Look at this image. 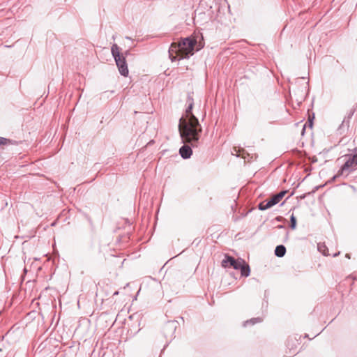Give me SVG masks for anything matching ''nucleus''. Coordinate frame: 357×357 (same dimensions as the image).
Here are the masks:
<instances>
[{
	"instance_id": "f257e3e1",
	"label": "nucleus",
	"mask_w": 357,
	"mask_h": 357,
	"mask_svg": "<svg viewBox=\"0 0 357 357\" xmlns=\"http://www.w3.org/2000/svg\"><path fill=\"white\" fill-rule=\"evenodd\" d=\"M187 102L188 106L185 109V116L179 120L178 130L184 143H189L192 146H197L199 134L202 129L198 119L192 112L194 102L191 96L188 95Z\"/></svg>"
},
{
	"instance_id": "f03ea898",
	"label": "nucleus",
	"mask_w": 357,
	"mask_h": 357,
	"mask_svg": "<svg viewBox=\"0 0 357 357\" xmlns=\"http://www.w3.org/2000/svg\"><path fill=\"white\" fill-rule=\"evenodd\" d=\"M197 40L191 38H185L178 43H172L169 49V56L172 61L177 59V56L181 59H188L194 54L195 46Z\"/></svg>"
},
{
	"instance_id": "7ed1b4c3",
	"label": "nucleus",
	"mask_w": 357,
	"mask_h": 357,
	"mask_svg": "<svg viewBox=\"0 0 357 357\" xmlns=\"http://www.w3.org/2000/svg\"><path fill=\"white\" fill-rule=\"evenodd\" d=\"M111 52L120 74L126 77L129 71L125 56L120 54L119 46L116 44H114L112 46Z\"/></svg>"
},
{
	"instance_id": "20e7f679",
	"label": "nucleus",
	"mask_w": 357,
	"mask_h": 357,
	"mask_svg": "<svg viewBox=\"0 0 357 357\" xmlns=\"http://www.w3.org/2000/svg\"><path fill=\"white\" fill-rule=\"evenodd\" d=\"M244 263V260L238 258L235 259L234 257L230 256H226L225 259L222 261V266L225 268L231 266L236 270H238L241 265Z\"/></svg>"
},
{
	"instance_id": "39448f33",
	"label": "nucleus",
	"mask_w": 357,
	"mask_h": 357,
	"mask_svg": "<svg viewBox=\"0 0 357 357\" xmlns=\"http://www.w3.org/2000/svg\"><path fill=\"white\" fill-rule=\"evenodd\" d=\"M278 204L277 199L274 196H272L271 198L268 200H265L258 205V208L261 211H264L271 208L272 206Z\"/></svg>"
},
{
	"instance_id": "423d86ee",
	"label": "nucleus",
	"mask_w": 357,
	"mask_h": 357,
	"mask_svg": "<svg viewBox=\"0 0 357 357\" xmlns=\"http://www.w3.org/2000/svg\"><path fill=\"white\" fill-rule=\"evenodd\" d=\"M357 165V160L354 155H351L349 158L345 162V163L341 167V169L339 172V174H342L344 171L348 170L350 167H352Z\"/></svg>"
},
{
	"instance_id": "0eeeda50",
	"label": "nucleus",
	"mask_w": 357,
	"mask_h": 357,
	"mask_svg": "<svg viewBox=\"0 0 357 357\" xmlns=\"http://www.w3.org/2000/svg\"><path fill=\"white\" fill-rule=\"evenodd\" d=\"M176 326L174 321H168L164 327L165 336H172L176 330Z\"/></svg>"
},
{
	"instance_id": "6e6552de",
	"label": "nucleus",
	"mask_w": 357,
	"mask_h": 357,
	"mask_svg": "<svg viewBox=\"0 0 357 357\" xmlns=\"http://www.w3.org/2000/svg\"><path fill=\"white\" fill-rule=\"evenodd\" d=\"M179 153L183 159H188L190 158L192 151L189 146L183 145L180 148Z\"/></svg>"
},
{
	"instance_id": "1a4fd4ad",
	"label": "nucleus",
	"mask_w": 357,
	"mask_h": 357,
	"mask_svg": "<svg viewBox=\"0 0 357 357\" xmlns=\"http://www.w3.org/2000/svg\"><path fill=\"white\" fill-rule=\"evenodd\" d=\"M242 276L248 277L250 273V269L249 265L244 261L239 268Z\"/></svg>"
},
{
	"instance_id": "9d476101",
	"label": "nucleus",
	"mask_w": 357,
	"mask_h": 357,
	"mask_svg": "<svg viewBox=\"0 0 357 357\" xmlns=\"http://www.w3.org/2000/svg\"><path fill=\"white\" fill-rule=\"evenodd\" d=\"M286 253V248L283 245H277L275 249V255L278 257H282Z\"/></svg>"
},
{
	"instance_id": "9b49d317",
	"label": "nucleus",
	"mask_w": 357,
	"mask_h": 357,
	"mask_svg": "<svg viewBox=\"0 0 357 357\" xmlns=\"http://www.w3.org/2000/svg\"><path fill=\"white\" fill-rule=\"evenodd\" d=\"M17 142L15 141H13L11 139L0 137V146H8V145H15Z\"/></svg>"
},
{
	"instance_id": "f8f14e48",
	"label": "nucleus",
	"mask_w": 357,
	"mask_h": 357,
	"mask_svg": "<svg viewBox=\"0 0 357 357\" xmlns=\"http://www.w3.org/2000/svg\"><path fill=\"white\" fill-rule=\"evenodd\" d=\"M261 321H262V319L260 317L252 318L250 320L246 321L244 324V326H246L249 323H250L252 324H255V323H259Z\"/></svg>"
},
{
	"instance_id": "ddd939ff",
	"label": "nucleus",
	"mask_w": 357,
	"mask_h": 357,
	"mask_svg": "<svg viewBox=\"0 0 357 357\" xmlns=\"http://www.w3.org/2000/svg\"><path fill=\"white\" fill-rule=\"evenodd\" d=\"M290 227L292 229H295L296 227V218L294 214H292L290 217Z\"/></svg>"
},
{
	"instance_id": "4468645a",
	"label": "nucleus",
	"mask_w": 357,
	"mask_h": 357,
	"mask_svg": "<svg viewBox=\"0 0 357 357\" xmlns=\"http://www.w3.org/2000/svg\"><path fill=\"white\" fill-rule=\"evenodd\" d=\"M286 193H287V191L283 190L276 195H274L273 196L275 197V198L277 199L278 202L279 203L280 201L283 198V197L285 195Z\"/></svg>"
},
{
	"instance_id": "2eb2a0df",
	"label": "nucleus",
	"mask_w": 357,
	"mask_h": 357,
	"mask_svg": "<svg viewBox=\"0 0 357 357\" xmlns=\"http://www.w3.org/2000/svg\"><path fill=\"white\" fill-rule=\"evenodd\" d=\"M286 193H287V191L283 190L276 195H274L273 196L275 197V198L277 199L278 202L279 203L280 201L283 198V197L285 195Z\"/></svg>"
},
{
	"instance_id": "dca6fc26",
	"label": "nucleus",
	"mask_w": 357,
	"mask_h": 357,
	"mask_svg": "<svg viewBox=\"0 0 357 357\" xmlns=\"http://www.w3.org/2000/svg\"><path fill=\"white\" fill-rule=\"evenodd\" d=\"M319 251L321 252L324 255H328V251L326 252V248L325 245H318Z\"/></svg>"
},
{
	"instance_id": "f3484780",
	"label": "nucleus",
	"mask_w": 357,
	"mask_h": 357,
	"mask_svg": "<svg viewBox=\"0 0 357 357\" xmlns=\"http://www.w3.org/2000/svg\"><path fill=\"white\" fill-rule=\"evenodd\" d=\"M353 155H354L355 158H356V160H357V148L355 149L354 154Z\"/></svg>"
},
{
	"instance_id": "a211bd4d",
	"label": "nucleus",
	"mask_w": 357,
	"mask_h": 357,
	"mask_svg": "<svg viewBox=\"0 0 357 357\" xmlns=\"http://www.w3.org/2000/svg\"><path fill=\"white\" fill-rule=\"evenodd\" d=\"M241 156H242V158H243L245 159L246 158V156L244 155V151H243V153H242Z\"/></svg>"
},
{
	"instance_id": "6ab92c4d",
	"label": "nucleus",
	"mask_w": 357,
	"mask_h": 357,
	"mask_svg": "<svg viewBox=\"0 0 357 357\" xmlns=\"http://www.w3.org/2000/svg\"><path fill=\"white\" fill-rule=\"evenodd\" d=\"M339 254H340V252L335 253V254H334V255H333V257H336V256H337Z\"/></svg>"
},
{
	"instance_id": "aec40b11",
	"label": "nucleus",
	"mask_w": 357,
	"mask_h": 357,
	"mask_svg": "<svg viewBox=\"0 0 357 357\" xmlns=\"http://www.w3.org/2000/svg\"><path fill=\"white\" fill-rule=\"evenodd\" d=\"M346 257H347V258H349H349H350L349 255V254H347V255H346Z\"/></svg>"
},
{
	"instance_id": "412c9836",
	"label": "nucleus",
	"mask_w": 357,
	"mask_h": 357,
	"mask_svg": "<svg viewBox=\"0 0 357 357\" xmlns=\"http://www.w3.org/2000/svg\"><path fill=\"white\" fill-rule=\"evenodd\" d=\"M309 122H310V126H312V121H310Z\"/></svg>"
},
{
	"instance_id": "4be33fe9",
	"label": "nucleus",
	"mask_w": 357,
	"mask_h": 357,
	"mask_svg": "<svg viewBox=\"0 0 357 357\" xmlns=\"http://www.w3.org/2000/svg\"><path fill=\"white\" fill-rule=\"evenodd\" d=\"M126 39H129V40L130 39V37H128V36H126Z\"/></svg>"
},
{
	"instance_id": "5701e85b",
	"label": "nucleus",
	"mask_w": 357,
	"mask_h": 357,
	"mask_svg": "<svg viewBox=\"0 0 357 357\" xmlns=\"http://www.w3.org/2000/svg\"><path fill=\"white\" fill-rule=\"evenodd\" d=\"M125 54H126V55L128 54V51H127V52H126V53H125Z\"/></svg>"
},
{
	"instance_id": "b1692460",
	"label": "nucleus",
	"mask_w": 357,
	"mask_h": 357,
	"mask_svg": "<svg viewBox=\"0 0 357 357\" xmlns=\"http://www.w3.org/2000/svg\"><path fill=\"white\" fill-rule=\"evenodd\" d=\"M110 93H114V91H109Z\"/></svg>"
},
{
	"instance_id": "393cba45",
	"label": "nucleus",
	"mask_w": 357,
	"mask_h": 357,
	"mask_svg": "<svg viewBox=\"0 0 357 357\" xmlns=\"http://www.w3.org/2000/svg\"><path fill=\"white\" fill-rule=\"evenodd\" d=\"M114 294V295H117V294H118V292L116 291V292H115Z\"/></svg>"
}]
</instances>
